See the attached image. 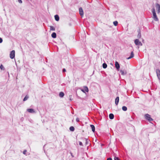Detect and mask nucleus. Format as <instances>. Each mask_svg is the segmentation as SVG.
Listing matches in <instances>:
<instances>
[{"label":"nucleus","instance_id":"obj_13","mask_svg":"<svg viewBox=\"0 0 160 160\" xmlns=\"http://www.w3.org/2000/svg\"><path fill=\"white\" fill-rule=\"evenodd\" d=\"M134 56V53L133 52H131V55L127 59H130L132 58H133Z\"/></svg>","mask_w":160,"mask_h":160},{"label":"nucleus","instance_id":"obj_19","mask_svg":"<svg viewBox=\"0 0 160 160\" xmlns=\"http://www.w3.org/2000/svg\"><path fill=\"white\" fill-rule=\"evenodd\" d=\"M122 108V110L124 111H126L127 110V107L125 106H123Z\"/></svg>","mask_w":160,"mask_h":160},{"label":"nucleus","instance_id":"obj_6","mask_svg":"<svg viewBox=\"0 0 160 160\" xmlns=\"http://www.w3.org/2000/svg\"><path fill=\"white\" fill-rule=\"evenodd\" d=\"M156 10L158 11V13L159 14L160 13V5L156 3Z\"/></svg>","mask_w":160,"mask_h":160},{"label":"nucleus","instance_id":"obj_30","mask_svg":"<svg viewBox=\"0 0 160 160\" xmlns=\"http://www.w3.org/2000/svg\"><path fill=\"white\" fill-rule=\"evenodd\" d=\"M114 160H119V159L118 157H115L114 158Z\"/></svg>","mask_w":160,"mask_h":160},{"label":"nucleus","instance_id":"obj_10","mask_svg":"<svg viewBox=\"0 0 160 160\" xmlns=\"http://www.w3.org/2000/svg\"><path fill=\"white\" fill-rule=\"evenodd\" d=\"M120 72L121 73V74L123 75H126L127 73L126 70H121L120 71Z\"/></svg>","mask_w":160,"mask_h":160},{"label":"nucleus","instance_id":"obj_8","mask_svg":"<svg viewBox=\"0 0 160 160\" xmlns=\"http://www.w3.org/2000/svg\"><path fill=\"white\" fill-rule=\"evenodd\" d=\"M115 66L117 69L119 71L120 68V65L118 62L116 61L115 63Z\"/></svg>","mask_w":160,"mask_h":160},{"label":"nucleus","instance_id":"obj_2","mask_svg":"<svg viewBox=\"0 0 160 160\" xmlns=\"http://www.w3.org/2000/svg\"><path fill=\"white\" fill-rule=\"evenodd\" d=\"M134 43L136 45L138 46V48H139V46H142V45L141 42L138 39H136L135 40Z\"/></svg>","mask_w":160,"mask_h":160},{"label":"nucleus","instance_id":"obj_32","mask_svg":"<svg viewBox=\"0 0 160 160\" xmlns=\"http://www.w3.org/2000/svg\"><path fill=\"white\" fill-rule=\"evenodd\" d=\"M18 2H19V3H22V0H18Z\"/></svg>","mask_w":160,"mask_h":160},{"label":"nucleus","instance_id":"obj_5","mask_svg":"<svg viewBox=\"0 0 160 160\" xmlns=\"http://www.w3.org/2000/svg\"><path fill=\"white\" fill-rule=\"evenodd\" d=\"M15 51L14 50H12L10 54V57L11 59H13L15 57Z\"/></svg>","mask_w":160,"mask_h":160},{"label":"nucleus","instance_id":"obj_23","mask_svg":"<svg viewBox=\"0 0 160 160\" xmlns=\"http://www.w3.org/2000/svg\"><path fill=\"white\" fill-rule=\"evenodd\" d=\"M29 98V97L28 96H26L25 98H24L23 99V101H26V100H27L28 98Z\"/></svg>","mask_w":160,"mask_h":160},{"label":"nucleus","instance_id":"obj_29","mask_svg":"<svg viewBox=\"0 0 160 160\" xmlns=\"http://www.w3.org/2000/svg\"><path fill=\"white\" fill-rule=\"evenodd\" d=\"M79 144L80 145L82 146L83 145L82 143L81 142L79 141Z\"/></svg>","mask_w":160,"mask_h":160},{"label":"nucleus","instance_id":"obj_24","mask_svg":"<svg viewBox=\"0 0 160 160\" xmlns=\"http://www.w3.org/2000/svg\"><path fill=\"white\" fill-rule=\"evenodd\" d=\"M113 24L115 26H117L118 24V22L117 21H115L113 22Z\"/></svg>","mask_w":160,"mask_h":160},{"label":"nucleus","instance_id":"obj_28","mask_svg":"<svg viewBox=\"0 0 160 160\" xmlns=\"http://www.w3.org/2000/svg\"><path fill=\"white\" fill-rule=\"evenodd\" d=\"M27 151V150H24L23 151V153L24 154H25H25H26V152Z\"/></svg>","mask_w":160,"mask_h":160},{"label":"nucleus","instance_id":"obj_15","mask_svg":"<svg viewBox=\"0 0 160 160\" xmlns=\"http://www.w3.org/2000/svg\"><path fill=\"white\" fill-rule=\"evenodd\" d=\"M90 127L92 128V130L93 132H94L95 131V128L94 126L92 125H91Z\"/></svg>","mask_w":160,"mask_h":160},{"label":"nucleus","instance_id":"obj_26","mask_svg":"<svg viewBox=\"0 0 160 160\" xmlns=\"http://www.w3.org/2000/svg\"><path fill=\"white\" fill-rule=\"evenodd\" d=\"M89 143V140L88 139H86V144H88Z\"/></svg>","mask_w":160,"mask_h":160},{"label":"nucleus","instance_id":"obj_12","mask_svg":"<svg viewBox=\"0 0 160 160\" xmlns=\"http://www.w3.org/2000/svg\"><path fill=\"white\" fill-rule=\"evenodd\" d=\"M119 101V98L118 97H117L115 99V103L116 105H118Z\"/></svg>","mask_w":160,"mask_h":160},{"label":"nucleus","instance_id":"obj_37","mask_svg":"<svg viewBox=\"0 0 160 160\" xmlns=\"http://www.w3.org/2000/svg\"><path fill=\"white\" fill-rule=\"evenodd\" d=\"M110 64L111 65H112V66H113V64L112 63H110Z\"/></svg>","mask_w":160,"mask_h":160},{"label":"nucleus","instance_id":"obj_33","mask_svg":"<svg viewBox=\"0 0 160 160\" xmlns=\"http://www.w3.org/2000/svg\"><path fill=\"white\" fill-rule=\"evenodd\" d=\"M76 121L77 122H78L79 121V119L78 118H77L76 119Z\"/></svg>","mask_w":160,"mask_h":160},{"label":"nucleus","instance_id":"obj_3","mask_svg":"<svg viewBox=\"0 0 160 160\" xmlns=\"http://www.w3.org/2000/svg\"><path fill=\"white\" fill-rule=\"evenodd\" d=\"M145 117L146 119L150 122L153 120V119L150 117V116L148 114H146L145 115Z\"/></svg>","mask_w":160,"mask_h":160},{"label":"nucleus","instance_id":"obj_27","mask_svg":"<svg viewBox=\"0 0 160 160\" xmlns=\"http://www.w3.org/2000/svg\"><path fill=\"white\" fill-rule=\"evenodd\" d=\"M138 38H141V33L139 32L138 35Z\"/></svg>","mask_w":160,"mask_h":160},{"label":"nucleus","instance_id":"obj_31","mask_svg":"<svg viewBox=\"0 0 160 160\" xmlns=\"http://www.w3.org/2000/svg\"><path fill=\"white\" fill-rule=\"evenodd\" d=\"M2 42V39L1 38H0V43H1Z\"/></svg>","mask_w":160,"mask_h":160},{"label":"nucleus","instance_id":"obj_17","mask_svg":"<svg viewBox=\"0 0 160 160\" xmlns=\"http://www.w3.org/2000/svg\"><path fill=\"white\" fill-rule=\"evenodd\" d=\"M51 36L53 38H55L56 37V34L55 32H53L52 35Z\"/></svg>","mask_w":160,"mask_h":160},{"label":"nucleus","instance_id":"obj_25","mask_svg":"<svg viewBox=\"0 0 160 160\" xmlns=\"http://www.w3.org/2000/svg\"><path fill=\"white\" fill-rule=\"evenodd\" d=\"M0 68L1 70H4V67L3 66V65L2 64H1V65Z\"/></svg>","mask_w":160,"mask_h":160},{"label":"nucleus","instance_id":"obj_11","mask_svg":"<svg viewBox=\"0 0 160 160\" xmlns=\"http://www.w3.org/2000/svg\"><path fill=\"white\" fill-rule=\"evenodd\" d=\"M27 111L28 112L31 113H33L35 112V111H34V110L32 108L28 109H27Z\"/></svg>","mask_w":160,"mask_h":160},{"label":"nucleus","instance_id":"obj_21","mask_svg":"<svg viewBox=\"0 0 160 160\" xmlns=\"http://www.w3.org/2000/svg\"><path fill=\"white\" fill-rule=\"evenodd\" d=\"M69 129L71 131H73L74 130V127L71 126L70 127Z\"/></svg>","mask_w":160,"mask_h":160},{"label":"nucleus","instance_id":"obj_4","mask_svg":"<svg viewBox=\"0 0 160 160\" xmlns=\"http://www.w3.org/2000/svg\"><path fill=\"white\" fill-rule=\"evenodd\" d=\"M83 89L80 88V89L83 92L85 93V92H88V89L87 86H84L83 87Z\"/></svg>","mask_w":160,"mask_h":160},{"label":"nucleus","instance_id":"obj_7","mask_svg":"<svg viewBox=\"0 0 160 160\" xmlns=\"http://www.w3.org/2000/svg\"><path fill=\"white\" fill-rule=\"evenodd\" d=\"M156 72L158 79L160 80V70L158 69H156Z\"/></svg>","mask_w":160,"mask_h":160},{"label":"nucleus","instance_id":"obj_16","mask_svg":"<svg viewBox=\"0 0 160 160\" xmlns=\"http://www.w3.org/2000/svg\"><path fill=\"white\" fill-rule=\"evenodd\" d=\"M114 115L112 113H110L109 115V118L111 119H112L114 118Z\"/></svg>","mask_w":160,"mask_h":160},{"label":"nucleus","instance_id":"obj_36","mask_svg":"<svg viewBox=\"0 0 160 160\" xmlns=\"http://www.w3.org/2000/svg\"><path fill=\"white\" fill-rule=\"evenodd\" d=\"M70 154H71V155L72 156V157H74V156H73V155H72V152H70Z\"/></svg>","mask_w":160,"mask_h":160},{"label":"nucleus","instance_id":"obj_22","mask_svg":"<svg viewBox=\"0 0 160 160\" xmlns=\"http://www.w3.org/2000/svg\"><path fill=\"white\" fill-rule=\"evenodd\" d=\"M50 30L54 31L55 30V28L51 26H50Z\"/></svg>","mask_w":160,"mask_h":160},{"label":"nucleus","instance_id":"obj_34","mask_svg":"<svg viewBox=\"0 0 160 160\" xmlns=\"http://www.w3.org/2000/svg\"><path fill=\"white\" fill-rule=\"evenodd\" d=\"M107 160H112V158H108L107 159Z\"/></svg>","mask_w":160,"mask_h":160},{"label":"nucleus","instance_id":"obj_9","mask_svg":"<svg viewBox=\"0 0 160 160\" xmlns=\"http://www.w3.org/2000/svg\"><path fill=\"white\" fill-rule=\"evenodd\" d=\"M79 14L81 17H82L83 15V9L82 8H79Z\"/></svg>","mask_w":160,"mask_h":160},{"label":"nucleus","instance_id":"obj_18","mask_svg":"<svg viewBox=\"0 0 160 160\" xmlns=\"http://www.w3.org/2000/svg\"><path fill=\"white\" fill-rule=\"evenodd\" d=\"M64 95V93L62 92H60L59 94V96L61 97H63Z\"/></svg>","mask_w":160,"mask_h":160},{"label":"nucleus","instance_id":"obj_35","mask_svg":"<svg viewBox=\"0 0 160 160\" xmlns=\"http://www.w3.org/2000/svg\"><path fill=\"white\" fill-rule=\"evenodd\" d=\"M62 71H63V72H65V71H66V70L65 68H64L62 70Z\"/></svg>","mask_w":160,"mask_h":160},{"label":"nucleus","instance_id":"obj_14","mask_svg":"<svg viewBox=\"0 0 160 160\" xmlns=\"http://www.w3.org/2000/svg\"><path fill=\"white\" fill-rule=\"evenodd\" d=\"M54 17H55V19L56 21H59V16L58 15H55Z\"/></svg>","mask_w":160,"mask_h":160},{"label":"nucleus","instance_id":"obj_1","mask_svg":"<svg viewBox=\"0 0 160 160\" xmlns=\"http://www.w3.org/2000/svg\"><path fill=\"white\" fill-rule=\"evenodd\" d=\"M152 12L153 14L152 18L155 21H158V19L156 15V14L155 12V9L154 8H153L152 9Z\"/></svg>","mask_w":160,"mask_h":160},{"label":"nucleus","instance_id":"obj_20","mask_svg":"<svg viewBox=\"0 0 160 160\" xmlns=\"http://www.w3.org/2000/svg\"><path fill=\"white\" fill-rule=\"evenodd\" d=\"M107 67V64L106 63H103L102 64V67L104 68H106Z\"/></svg>","mask_w":160,"mask_h":160}]
</instances>
